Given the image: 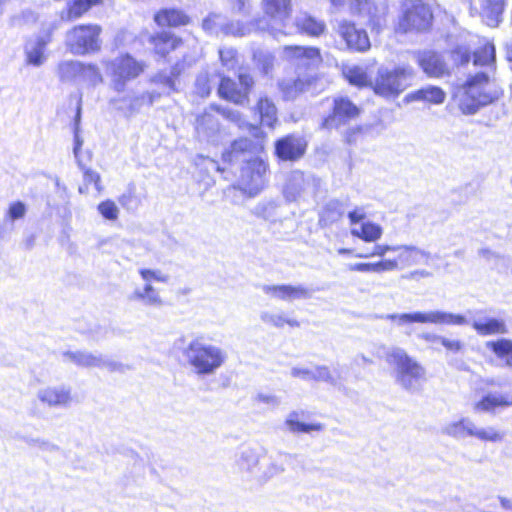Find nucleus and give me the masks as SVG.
Returning <instances> with one entry per match:
<instances>
[{"label": "nucleus", "instance_id": "32", "mask_svg": "<svg viewBox=\"0 0 512 512\" xmlns=\"http://www.w3.org/2000/svg\"><path fill=\"white\" fill-rule=\"evenodd\" d=\"M312 81L313 78L311 76L298 77L295 80H283L279 83V88L286 100H293L300 93L307 91Z\"/></svg>", "mask_w": 512, "mask_h": 512}, {"label": "nucleus", "instance_id": "10", "mask_svg": "<svg viewBox=\"0 0 512 512\" xmlns=\"http://www.w3.org/2000/svg\"><path fill=\"white\" fill-rule=\"evenodd\" d=\"M262 8L271 23L260 20L249 26H253L261 31H268L274 36L283 34L284 32L276 28L275 25L284 26L285 22L290 18L292 12L291 0H262Z\"/></svg>", "mask_w": 512, "mask_h": 512}, {"label": "nucleus", "instance_id": "35", "mask_svg": "<svg viewBox=\"0 0 512 512\" xmlns=\"http://www.w3.org/2000/svg\"><path fill=\"white\" fill-rule=\"evenodd\" d=\"M473 62L475 66H484L486 67V72H493L495 70V46L486 41L484 45L476 50L473 54Z\"/></svg>", "mask_w": 512, "mask_h": 512}, {"label": "nucleus", "instance_id": "5", "mask_svg": "<svg viewBox=\"0 0 512 512\" xmlns=\"http://www.w3.org/2000/svg\"><path fill=\"white\" fill-rule=\"evenodd\" d=\"M138 273L145 283L141 287H135L128 295V300L145 307L161 308L164 305V301L159 291L152 285V282L166 284L170 276L160 269L141 268L138 270Z\"/></svg>", "mask_w": 512, "mask_h": 512}, {"label": "nucleus", "instance_id": "57", "mask_svg": "<svg viewBox=\"0 0 512 512\" xmlns=\"http://www.w3.org/2000/svg\"><path fill=\"white\" fill-rule=\"evenodd\" d=\"M376 273L390 272L400 269L399 261L395 259H382L375 262Z\"/></svg>", "mask_w": 512, "mask_h": 512}, {"label": "nucleus", "instance_id": "43", "mask_svg": "<svg viewBox=\"0 0 512 512\" xmlns=\"http://www.w3.org/2000/svg\"><path fill=\"white\" fill-rule=\"evenodd\" d=\"M260 319L264 324L275 328H282L285 324L290 327L300 326L299 321L288 318L283 312L263 311L260 313Z\"/></svg>", "mask_w": 512, "mask_h": 512}, {"label": "nucleus", "instance_id": "9", "mask_svg": "<svg viewBox=\"0 0 512 512\" xmlns=\"http://www.w3.org/2000/svg\"><path fill=\"white\" fill-rule=\"evenodd\" d=\"M144 71V65L126 54L107 62L106 73L110 85L116 92H124L128 82L137 78Z\"/></svg>", "mask_w": 512, "mask_h": 512}, {"label": "nucleus", "instance_id": "38", "mask_svg": "<svg viewBox=\"0 0 512 512\" xmlns=\"http://www.w3.org/2000/svg\"><path fill=\"white\" fill-rule=\"evenodd\" d=\"M152 43L154 45L156 53L165 56L171 50H175L182 45V40L175 37L169 32H161L156 36L152 37Z\"/></svg>", "mask_w": 512, "mask_h": 512}, {"label": "nucleus", "instance_id": "3", "mask_svg": "<svg viewBox=\"0 0 512 512\" xmlns=\"http://www.w3.org/2000/svg\"><path fill=\"white\" fill-rule=\"evenodd\" d=\"M384 360L393 368L395 382L409 392L418 391L425 378V368L401 347H383Z\"/></svg>", "mask_w": 512, "mask_h": 512}, {"label": "nucleus", "instance_id": "4", "mask_svg": "<svg viewBox=\"0 0 512 512\" xmlns=\"http://www.w3.org/2000/svg\"><path fill=\"white\" fill-rule=\"evenodd\" d=\"M415 75L414 68L408 64L392 68L382 65L378 67L370 86L375 94L386 99H394L406 90Z\"/></svg>", "mask_w": 512, "mask_h": 512}, {"label": "nucleus", "instance_id": "28", "mask_svg": "<svg viewBox=\"0 0 512 512\" xmlns=\"http://www.w3.org/2000/svg\"><path fill=\"white\" fill-rule=\"evenodd\" d=\"M37 398L51 408L67 407L72 401L70 389L64 386L42 388L38 390Z\"/></svg>", "mask_w": 512, "mask_h": 512}, {"label": "nucleus", "instance_id": "20", "mask_svg": "<svg viewBox=\"0 0 512 512\" xmlns=\"http://www.w3.org/2000/svg\"><path fill=\"white\" fill-rule=\"evenodd\" d=\"M416 61L429 78H441L448 74V65L442 54L435 51H419Z\"/></svg>", "mask_w": 512, "mask_h": 512}, {"label": "nucleus", "instance_id": "39", "mask_svg": "<svg viewBox=\"0 0 512 512\" xmlns=\"http://www.w3.org/2000/svg\"><path fill=\"white\" fill-rule=\"evenodd\" d=\"M256 108L260 115L261 123L273 128L278 121L277 108L274 102L266 96L260 97Z\"/></svg>", "mask_w": 512, "mask_h": 512}, {"label": "nucleus", "instance_id": "1", "mask_svg": "<svg viewBox=\"0 0 512 512\" xmlns=\"http://www.w3.org/2000/svg\"><path fill=\"white\" fill-rule=\"evenodd\" d=\"M502 95V88L489 72H479L468 77L466 82L457 88L455 98L463 114L473 115L482 107L500 99Z\"/></svg>", "mask_w": 512, "mask_h": 512}, {"label": "nucleus", "instance_id": "44", "mask_svg": "<svg viewBox=\"0 0 512 512\" xmlns=\"http://www.w3.org/2000/svg\"><path fill=\"white\" fill-rule=\"evenodd\" d=\"M253 147V141L248 138H239L235 140L229 150L223 153V160L233 162L239 159L241 154L249 152Z\"/></svg>", "mask_w": 512, "mask_h": 512}, {"label": "nucleus", "instance_id": "36", "mask_svg": "<svg viewBox=\"0 0 512 512\" xmlns=\"http://www.w3.org/2000/svg\"><path fill=\"white\" fill-rule=\"evenodd\" d=\"M383 234V229L379 224L371 221L363 222L358 227L351 229V235L365 242H376Z\"/></svg>", "mask_w": 512, "mask_h": 512}, {"label": "nucleus", "instance_id": "61", "mask_svg": "<svg viewBox=\"0 0 512 512\" xmlns=\"http://www.w3.org/2000/svg\"><path fill=\"white\" fill-rule=\"evenodd\" d=\"M219 56L221 59L222 64L227 67L228 69H231L235 65V58H236V51L232 48H225L219 50Z\"/></svg>", "mask_w": 512, "mask_h": 512}, {"label": "nucleus", "instance_id": "17", "mask_svg": "<svg viewBox=\"0 0 512 512\" xmlns=\"http://www.w3.org/2000/svg\"><path fill=\"white\" fill-rule=\"evenodd\" d=\"M336 32L350 50L365 52L371 46L366 31L358 29L352 22L347 20L338 21Z\"/></svg>", "mask_w": 512, "mask_h": 512}, {"label": "nucleus", "instance_id": "24", "mask_svg": "<svg viewBox=\"0 0 512 512\" xmlns=\"http://www.w3.org/2000/svg\"><path fill=\"white\" fill-rule=\"evenodd\" d=\"M57 29V25L51 24L46 36H39L34 41H30L25 46L27 63L33 66H41L46 61L45 49L51 41L52 33Z\"/></svg>", "mask_w": 512, "mask_h": 512}, {"label": "nucleus", "instance_id": "33", "mask_svg": "<svg viewBox=\"0 0 512 512\" xmlns=\"http://www.w3.org/2000/svg\"><path fill=\"white\" fill-rule=\"evenodd\" d=\"M344 214L343 203L337 199L328 201L319 214V225L322 227L330 226L339 221Z\"/></svg>", "mask_w": 512, "mask_h": 512}, {"label": "nucleus", "instance_id": "58", "mask_svg": "<svg viewBox=\"0 0 512 512\" xmlns=\"http://www.w3.org/2000/svg\"><path fill=\"white\" fill-rule=\"evenodd\" d=\"M25 442L31 447H37L43 451L53 452L58 450V447L51 442L40 438H25Z\"/></svg>", "mask_w": 512, "mask_h": 512}, {"label": "nucleus", "instance_id": "41", "mask_svg": "<svg viewBox=\"0 0 512 512\" xmlns=\"http://www.w3.org/2000/svg\"><path fill=\"white\" fill-rule=\"evenodd\" d=\"M65 362L74 363L77 366L94 368L97 365L98 354L87 351H65L62 353Z\"/></svg>", "mask_w": 512, "mask_h": 512}, {"label": "nucleus", "instance_id": "47", "mask_svg": "<svg viewBox=\"0 0 512 512\" xmlns=\"http://www.w3.org/2000/svg\"><path fill=\"white\" fill-rule=\"evenodd\" d=\"M210 109L216 110L218 113L223 115L226 119L237 124V126L241 129H246V128L252 127L245 119H243L242 115L237 110H233V109H229V108H221L216 105H211Z\"/></svg>", "mask_w": 512, "mask_h": 512}, {"label": "nucleus", "instance_id": "51", "mask_svg": "<svg viewBox=\"0 0 512 512\" xmlns=\"http://www.w3.org/2000/svg\"><path fill=\"white\" fill-rule=\"evenodd\" d=\"M98 211L107 220H116L119 215L117 205L111 200L101 202L98 205Z\"/></svg>", "mask_w": 512, "mask_h": 512}, {"label": "nucleus", "instance_id": "34", "mask_svg": "<svg viewBox=\"0 0 512 512\" xmlns=\"http://www.w3.org/2000/svg\"><path fill=\"white\" fill-rule=\"evenodd\" d=\"M295 26L300 32L310 36H319L326 28L323 21L317 20L307 13H300L295 18Z\"/></svg>", "mask_w": 512, "mask_h": 512}, {"label": "nucleus", "instance_id": "54", "mask_svg": "<svg viewBox=\"0 0 512 512\" xmlns=\"http://www.w3.org/2000/svg\"><path fill=\"white\" fill-rule=\"evenodd\" d=\"M78 165H79L80 169L83 171L85 185L94 183L95 188L97 189V191L100 192L102 187L100 186L101 177H100L99 173H97L96 171H93L89 168H86L82 164L81 160H78Z\"/></svg>", "mask_w": 512, "mask_h": 512}, {"label": "nucleus", "instance_id": "26", "mask_svg": "<svg viewBox=\"0 0 512 512\" xmlns=\"http://www.w3.org/2000/svg\"><path fill=\"white\" fill-rule=\"evenodd\" d=\"M305 149V142L294 135L279 139L275 144L276 154L282 160H297L303 156Z\"/></svg>", "mask_w": 512, "mask_h": 512}, {"label": "nucleus", "instance_id": "7", "mask_svg": "<svg viewBox=\"0 0 512 512\" xmlns=\"http://www.w3.org/2000/svg\"><path fill=\"white\" fill-rule=\"evenodd\" d=\"M102 28L97 24L77 25L67 31L65 45L73 55H86L101 49Z\"/></svg>", "mask_w": 512, "mask_h": 512}, {"label": "nucleus", "instance_id": "60", "mask_svg": "<svg viewBox=\"0 0 512 512\" xmlns=\"http://www.w3.org/2000/svg\"><path fill=\"white\" fill-rule=\"evenodd\" d=\"M26 213V206L24 203L18 201V202H14L12 203L10 206H9V209L7 211V217L14 221V220H17V219H20L22 217H24Z\"/></svg>", "mask_w": 512, "mask_h": 512}, {"label": "nucleus", "instance_id": "55", "mask_svg": "<svg viewBox=\"0 0 512 512\" xmlns=\"http://www.w3.org/2000/svg\"><path fill=\"white\" fill-rule=\"evenodd\" d=\"M179 73L180 71L177 70V67H174L173 71L171 72L172 76L159 74L155 76L154 81L156 83L162 84L165 88H167L170 91H175L176 87L174 77L177 76Z\"/></svg>", "mask_w": 512, "mask_h": 512}, {"label": "nucleus", "instance_id": "64", "mask_svg": "<svg viewBox=\"0 0 512 512\" xmlns=\"http://www.w3.org/2000/svg\"><path fill=\"white\" fill-rule=\"evenodd\" d=\"M241 461H242L241 464L243 466H244V464H246V468L248 470H250L258 464V457L253 451L247 450V451L242 452Z\"/></svg>", "mask_w": 512, "mask_h": 512}, {"label": "nucleus", "instance_id": "2", "mask_svg": "<svg viewBox=\"0 0 512 512\" xmlns=\"http://www.w3.org/2000/svg\"><path fill=\"white\" fill-rule=\"evenodd\" d=\"M182 354L187 365L198 376L214 375L228 360L223 348L205 342L202 337L191 340Z\"/></svg>", "mask_w": 512, "mask_h": 512}, {"label": "nucleus", "instance_id": "63", "mask_svg": "<svg viewBox=\"0 0 512 512\" xmlns=\"http://www.w3.org/2000/svg\"><path fill=\"white\" fill-rule=\"evenodd\" d=\"M290 374L294 378H300L305 381H312L313 369L306 367H293Z\"/></svg>", "mask_w": 512, "mask_h": 512}, {"label": "nucleus", "instance_id": "62", "mask_svg": "<svg viewBox=\"0 0 512 512\" xmlns=\"http://www.w3.org/2000/svg\"><path fill=\"white\" fill-rule=\"evenodd\" d=\"M234 13L248 15L250 13V0H228Z\"/></svg>", "mask_w": 512, "mask_h": 512}, {"label": "nucleus", "instance_id": "25", "mask_svg": "<svg viewBox=\"0 0 512 512\" xmlns=\"http://www.w3.org/2000/svg\"><path fill=\"white\" fill-rule=\"evenodd\" d=\"M512 407V395L509 393H488L473 404V410L477 413H496Z\"/></svg>", "mask_w": 512, "mask_h": 512}, {"label": "nucleus", "instance_id": "56", "mask_svg": "<svg viewBox=\"0 0 512 512\" xmlns=\"http://www.w3.org/2000/svg\"><path fill=\"white\" fill-rule=\"evenodd\" d=\"M80 117H81V107L78 106L77 113L75 116L74 149H73V153H74V156H75L77 162H78V160H80L79 159V151L83 145V140L80 138V136L78 134Z\"/></svg>", "mask_w": 512, "mask_h": 512}, {"label": "nucleus", "instance_id": "16", "mask_svg": "<svg viewBox=\"0 0 512 512\" xmlns=\"http://www.w3.org/2000/svg\"><path fill=\"white\" fill-rule=\"evenodd\" d=\"M202 28L209 34L218 35L222 33L224 35H232L238 37L245 36L252 31L250 26L241 24L240 22L227 23L224 16L216 13L208 15L203 20Z\"/></svg>", "mask_w": 512, "mask_h": 512}, {"label": "nucleus", "instance_id": "12", "mask_svg": "<svg viewBox=\"0 0 512 512\" xmlns=\"http://www.w3.org/2000/svg\"><path fill=\"white\" fill-rule=\"evenodd\" d=\"M432 20L430 8L422 2H414L406 6L404 16L400 20L399 27L404 31L426 30Z\"/></svg>", "mask_w": 512, "mask_h": 512}, {"label": "nucleus", "instance_id": "40", "mask_svg": "<svg viewBox=\"0 0 512 512\" xmlns=\"http://www.w3.org/2000/svg\"><path fill=\"white\" fill-rule=\"evenodd\" d=\"M472 326L482 336L507 333L504 321L495 318L475 320Z\"/></svg>", "mask_w": 512, "mask_h": 512}, {"label": "nucleus", "instance_id": "46", "mask_svg": "<svg viewBox=\"0 0 512 512\" xmlns=\"http://www.w3.org/2000/svg\"><path fill=\"white\" fill-rule=\"evenodd\" d=\"M344 76L349 81V83L363 87L370 85L371 80H369L366 70L360 66H350L346 67L343 70Z\"/></svg>", "mask_w": 512, "mask_h": 512}, {"label": "nucleus", "instance_id": "11", "mask_svg": "<svg viewBox=\"0 0 512 512\" xmlns=\"http://www.w3.org/2000/svg\"><path fill=\"white\" fill-rule=\"evenodd\" d=\"M239 83L228 77H222L218 87V94L221 98L235 104L243 105L249 101V93L254 86V80L250 74L240 72Z\"/></svg>", "mask_w": 512, "mask_h": 512}, {"label": "nucleus", "instance_id": "29", "mask_svg": "<svg viewBox=\"0 0 512 512\" xmlns=\"http://www.w3.org/2000/svg\"><path fill=\"white\" fill-rule=\"evenodd\" d=\"M445 91L434 85H426L420 89L412 91L405 96L406 102H424L432 105H441L445 102Z\"/></svg>", "mask_w": 512, "mask_h": 512}, {"label": "nucleus", "instance_id": "27", "mask_svg": "<svg viewBox=\"0 0 512 512\" xmlns=\"http://www.w3.org/2000/svg\"><path fill=\"white\" fill-rule=\"evenodd\" d=\"M397 261L399 267H411L419 264L428 265L432 259V254L429 251L421 249L414 245H398Z\"/></svg>", "mask_w": 512, "mask_h": 512}, {"label": "nucleus", "instance_id": "14", "mask_svg": "<svg viewBox=\"0 0 512 512\" xmlns=\"http://www.w3.org/2000/svg\"><path fill=\"white\" fill-rule=\"evenodd\" d=\"M359 109L347 98L334 100L332 113L323 119L321 128L325 130L338 129L348 121L356 118Z\"/></svg>", "mask_w": 512, "mask_h": 512}, {"label": "nucleus", "instance_id": "19", "mask_svg": "<svg viewBox=\"0 0 512 512\" xmlns=\"http://www.w3.org/2000/svg\"><path fill=\"white\" fill-rule=\"evenodd\" d=\"M195 132L199 141L217 145L221 140L220 124L210 112H203L196 118Z\"/></svg>", "mask_w": 512, "mask_h": 512}, {"label": "nucleus", "instance_id": "50", "mask_svg": "<svg viewBox=\"0 0 512 512\" xmlns=\"http://www.w3.org/2000/svg\"><path fill=\"white\" fill-rule=\"evenodd\" d=\"M212 79L208 73H200L196 79L195 87L196 93L201 97H206L212 90Z\"/></svg>", "mask_w": 512, "mask_h": 512}, {"label": "nucleus", "instance_id": "49", "mask_svg": "<svg viewBox=\"0 0 512 512\" xmlns=\"http://www.w3.org/2000/svg\"><path fill=\"white\" fill-rule=\"evenodd\" d=\"M285 471V467L282 462L271 459L265 469L259 475V479L262 481H268L269 479L282 474Z\"/></svg>", "mask_w": 512, "mask_h": 512}, {"label": "nucleus", "instance_id": "52", "mask_svg": "<svg viewBox=\"0 0 512 512\" xmlns=\"http://www.w3.org/2000/svg\"><path fill=\"white\" fill-rule=\"evenodd\" d=\"M98 360L99 361L96 362L97 368L106 369L109 372H115V371L124 372L125 371L126 366L124 364L114 361L112 359L106 358L101 354H98Z\"/></svg>", "mask_w": 512, "mask_h": 512}, {"label": "nucleus", "instance_id": "22", "mask_svg": "<svg viewBox=\"0 0 512 512\" xmlns=\"http://www.w3.org/2000/svg\"><path fill=\"white\" fill-rule=\"evenodd\" d=\"M57 74L61 81H72L79 75L93 76L97 82H102V76L94 65H84L76 60H64L57 66Z\"/></svg>", "mask_w": 512, "mask_h": 512}, {"label": "nucleus", "instance_id": "15", "mask_svg": "<svg viewBox=\"0 0 512 512\" xmlns=\"http://www.w3.org/2000/svg\"><path fill=\"white\" fill-rule=\"evenodd\" d=\"M503 10L504 0H469L470 15L479 16L490 27L498 26Z\"/></svg>", "mask_w": 512, "mask_h": 512}, {"label": "nucleus", "instance_id": "13", "mask_svg": "<svg viewBox=\"0 0 512 512\" xmlns=\"http://www.w3.org/2000/svg\"><path fill=\"white\" fill-rule=\"evenodd\" d=\"M266 172L265 162L258 158L248 160L241 172L243 189L250 195L257 194L265 185Z\"/></svg>", "mask_w": 512, "mask_h": 512}, {"label": "nucleus", "instance_id": "30", "mask_svg": "<svg viewBox=\"0 0 512 512\" xmlns=\"http://www.w3.org/2000/svg\"><path fill=\"white\" fill-rule=\"evenodd\" d=\"M309 186V181L300 171H293L289 174L283 193L285 198L290 201H297L305 193Z\"/></svg>", "mask_w": 512, "mask_h": 512}, {"label": "nucleus", "instance_id": "6", "mask_svg": "<svg viewBox=\"0 0 512 512\" xmlns=\"http://www.w3.org/2000/svg\"><path fill=\"white\" fill-rule=\"evenodd\" d=\"M376 318L394 321L398 326H405L411 323L435 324V325H456L467 324V319L459 314L432 310L427 312L416 311L412 313H393L377 315Z\"/></svg>", "mask_w": 512, "mask_h": 512}, {"label": "nucleus", "instance_id": "48", "mask_svg": "<svg viewBox=\"0 0 512 512\" xmlns=\"http://www.w3.org/2000/svg\"><path fill=\"white\" fill-rule=\"evenodd\" d=\"M312 381L326 382L333 386L338 384V379L327 366H315L313 368Z\"/></svg>", "mask_w": 512, "mask_h": 512}, {"label": "nucleus", "instance_id": "42", "mask_svg": "<svg viewBox=\"0 0 512 512\" xmlns=\"http://www.w3.org/2000/svg\"><path fill=\"white\" fill-rule=\"evenodd\" d=\"M486 348L491 350L497 358L504 360L505 365L512 368V340L499 339L486 342Z\"/></svg>", "mask_w": 512, "mask_h": 512}, {"label": "nucleus", "instance_id": "18", "mask_svg": "<svg viewBox=\"0 0 512 512\" xmlns=\"http://www.w3.org/2000/svg\"><path fill=\"white\" fill-rule=\"evenodd\" d=\"M261 290L271 298L292 302L294 300H306L312 297V290L303 285H268L261 286Z\"/></svg>", "mask_w": 512, "mask_h": 512}, {"label": "nucleus", "instance_id": "8", "mask_svg": "<svg viewBox=\"0 0 512 512\" xmlns=\"http://www.w3.org/2000/svg\"><path fill=\"white\" fill-rule=\"evenodd\" d=\"M441 433L458 440L473 437L484 442H500L504 438V434L493 426L479 427L468 417L445 424Z\"/></svg>", "mask_w": 512, "mask_h": 512}, {"label": "nucleus", "instance_id": "59", "mask_svg": "<svg viewBox=\"0 0 512 512\" xmlns=\"http://www.w3.org/2000/svg\"><path fill=\"white\" fill-rule=\"evenodd\" d=\"M441 345L446 349L448 353H460L464 349V343L459 339H450L443 337Z\"/></svg>", "mask_w": 512, "mask_h": 512}, {"label": "nucleus", "instance_id": "45", "mask_svg": "<svg viewBox=\"0 0 512 512\" xmlns=\"http://www.w3.org/2000/svg\"><path fill=\"white\" fill-rule=\"evenodd\" d=\"M101 2L102 0H73L67 11V20L72 21L82 17L93 6Z\"/></svg>", "mask_w": 512, "mask_h": 512}, {"label": "nucleus", "instance_id": "23", "mask_svg": "<svg viewBox=\"0 0 512 512\" xmlns=\"http://www.w3.org/2000/svg\"><path fill=\"white\" fill-rule=\"evenodd\" d=\"M145 103H153V96L151 94L129 93L123 97H115L110 100V104L118 111H121L126 117L138 113Z\"/></svg>", "mask_w": 512, "mask_h": 512}, {"label": "nucleus", "instance_id": "21", "mask_svg": "<svg viewBox=\"0 0 512 512\" xmlns=\"http://www.w3.org/2000/svg\"><path fill=\"white\" fill-rule=\"evenodd\" d=\"M284 56L298 67L309 69L321 63L320 51L315 47L286 46Z\"/></svg>", "mask_w": 512, "mask_h": 512}, {"label": "nucleus", "instance_id": "53", "mask_svg": "<svg viewBox=\"0 0 512 512\" xmlns=\"http://www.w3.org/2000/svg\"><path fill=\"white\" fill-rule=\"evenodd\" d=\"M398 245H388V244H377L373 247V250L369 253H359L356 256L358 258H371L374 256L383 257L387 252L393 251L397 252Z\"/></svg>", "mask_w": 512, "mask_h": 512}, {"label": "nucleus", "instance_id": "37", "mask_svg": "<svg viewBox=\"0 0 512 512\" xmlns=\"http://www.w3.org/2000/svg\"><path fill=\"white\" fill-rule=\"evenodd\" d=\"M284 425L289 432L294 434L311 433L314 431H321L323 429V426L319 423L308 424L300 421L299 413L296 411L287 415Z\"/></svg>", "mask_w": 512, "mask_h": 512}, {"label": "nucleus", "instance_id": "31", "mask_svg": "<svg viewBox=\"0 0 512 512\" xmlns=\"http://www.w3.org/2000/svg\"><path fill=\"white\" fill-rule=\"evenodd\" d=\"M154 21L161 27H178L189 23V17L178 9H162L154 16Z\"/></svg>", "mask_w": 512, "mask_h": 512}]
</instances>
